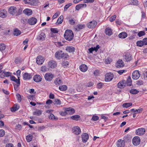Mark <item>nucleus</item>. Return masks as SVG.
I'll return each mask as SVG.
<instances>
[{"instance_id":"obj_1","label":"nucleus","mask_w":147,"mask_h":147,"mask_svg":"<svg viewBox=\"0 0 147 147\" xmlns=\"http://www.w3.org/2000/svg\"><path fill=\"white\" fill-rule=\"evenodd\" d=\"M65 38L68 41L71 40L74 38V34L71 30H66L64 35Z\"/></svg>"},{"instance_id":"obj_2","label":"nucleus","mask_w":147,"mask_h":147,"mask_svg":"<svg viewBox=\"0 0 147 147\" xmlns=\"http://www.w3.org/2000/svg\"><path fill=\"white\" fill-rule=\"evenodd\" d=\"M55 56L57 59H60L63 58H67L68 55L67 54H64L63 53L62 51L59 50L57 51L55 53Z\"/></svg>"},{"instance_id":"obj_3","label":"nucleus","mask_w":147,"mask_h":147,"mask_svg":"<svg viewBox=\"0 0 147 147\" xmlns=\"http://www.w3.org/2000/svg\"><path fill=\"white\" fill-rule=\"evenodd\" d=\"M53 111V110L52 109L49 110L47 111V113L49 114V115H48V117L50 119L53 120H57L58 119V118L52 113Z\"/></svg>"},{"instance_id":"obj_4","label":"nucleus","mask_w":147,"mask_h":147,"mask_svg":"<svg viewBox=\"0 0 147 147\" xmlns=\"http://www.w3.org/2000/svg\"><path fill=\"white\" fill-rule=\"evenodd\" d=\"M114 75L112 73H108L105 75V81L106 82H110L113 78Z\"/></svg>"},{"instance_id":"obj_5","label":"nucleus","mask_w":147,"mask_h":147,"mask_svg":"<svg viewBox=\"0 0 147 147\" xmlns=\"http://www.w3.org/2000/svg\"><path fill=\"white\" fill-rule=\"evenodd\" d=\"M123 58L125 61L128 62L132 59L133 56L129 53H127L123 55Z\"/></svg>"},{"instance_id":"obj_6","label":"nucleus","mask_w":147,"mask_h":147,"mask_svg":"<svg viewBox=\"0 0 147 147\" xmlns=\"http://www.w3.org/2000/svg\"><path fill=\"white\" fill-rule=\"evenodd\" d=\"M146 130L144 128H140L137 129L136 131V134L139 136L144 135L145 133Z\"/></svg>"},{"instance_id":"obj_7","label":"nucleus","mask_w":147,"mask_h":147,"mask_svg":"<svg viewBox=\"0 0 147 147\" xmlns=\"http://www.w3.org/2000/svg\"><path fill=\"white\" fill-rule=\"evenodd\" d=\"M140 76V74L138 70H135L133 73L132 77L135 80H137Z\"/></svg>"},{"instance_id":"obj_8","label":"nucleus","mask_w":147,"mask_h":147,"mask_svg":"<svg viewBox=\"0 0 147 147\" xmlns=\"http://www.w3.org/2000/svg\"><path fill=\"white\" fill-rule=\"evenodd\" d=\"M44 60L45 59L42 57L41 56H38L36 58V62L37 64L41 65L42 64Z\"/></svg>"},{"instance_id":"obj_9","label":"nucleus","mask_w":147,"mask_h":147,"mask_svg":"<svg viewBox=\"0 0 147 147\" xmlns=\"http://www.w3.org/2000/svg\"><path fill=\"white\" fill-rule=\"evenodd\" d=\"M127 136H125L124 137V140H119L117 142V146L118 147H123L125 146L124 141H126L125 138H126Z\"/></svg>"},{"instance_id":"obj_10","label":"nucleus","mask_w":147,"mask_h":147,"mask_svg":"<svg viewBox=\"0 0 147 147\" xmlns=\"http://www.w3.org/2000/svg\"><path fill=\"white\" fill-rule=\"evenodd\" d=\"M9 13L13 16L15 15L17 12L16 8L14 6H11L9 9Z\"/></svg>"},{"instance_id":"obj_11","label":"nucleus","mask_w":147,"mask_h":147,"mask_svg":"<svg viewBox=\"0 0 147 147\" xmlns=\"http://www.w3.org/2000/svg\"><path fill=\"white\" fill-rule=\"evenodd\" d=\"M127 85L126 82L124 80L119 82L117 84L118 87L120 88H124Z\"/></svg>"},{"instance_id":"obj_12","label":"nucleus","mask_w":147,"mask_h":147,"mask_svg":"<svg viewBox=\"0 0 147 147\" xmlns=\"http://www.w3.org/2000/svg\"><path fill=\"white\" fill-rule=\"evenodd\" d=\"M72 129L73 133L76 135L79 134L81 132L80 128L78 126L74 127Z\"/></svg>"},{"instance_id":"obj_13","label":"nucleus","mask_w":147,"mask_h":147,"mask_svg":"<svg viewBox=\"0 0 147 147\" xmlns=\"http://www.w3.org/2000/svg\"><path fill=\"white\" fill-rule=\"evenodd\" d=\"M140 140L139 137L138 136L134 137L132 140V142L135 146L138 145L140 142Z\"/></svg>"},{"instance_id":"obj_14","label":"nucleus","mask_w":147,"mask_h":147,"mask_svg":"<svg viewBox=\"0 0 147 147\" xmlns=\"http://www.w3.org/2000/svg\"><path fill=\"white\" fill-rule=\"evenodd\" d=\"M125 65L123 61L121 59H119L116 63L115 66L117 68H119L123 67Z\"/></svg>"},{"instance_id":"obj_15","label":"nucleus","mask_w":147,"mask_h":147,"mask_svg":"<svg viewBox=\"0 0 147 147\" xmlns=\"http://www.w3.org/2000/svg\"><path fill=\"white\" fill-rule=\"evenodd\" d=\"M97 22L94 20L90 22L87 24L88 27L89 28H92L97 25Z\"/></svg>"},{"instance_id":"obj_16","label":"nucleus","mask_w":147,"mask_h":147,"mask_svg":"<svg viewBox=\"0 0 147 147\" xmlns=\"http://www.w3.org/2000/svg\"><path fill=\"white\" fill-rule=\"evenodd\" d=\"M37 22V19L34 17L30 18L28 20V23L30 25H34Z\"/></svg>"},{"instance_id":"obj_17","label":"nucleus","mask_w":147,"mask_h":147,"mask_svg":"<svg viewBox=\"0 0 147 147\" xmlns=\"http://www.w3.org/2000/svg\"><path fill=\"white\" fill-rule=\"evenodd\" d=\"M7 12L5 9H0V17L4 18L7 16Z\"/></svg>"},{"instance_id":"obj_18","label":"nucleus","mask_w":147,"mask_h":147,"mask_svg":"<svg viewBox=\"0 0 147 147\" xmlns=\"http://www.w3.org/2000/svg\"><path fill=\"white\" fill-rule=\"evenodd\" d=\"M54 75L51 73H47V81H51L54 77Z\"/></svg>"},{"instance_id":"obj_19","label":"nucleus","mask_w":147,"mask_h":147,"mask_svg":"<svg viewBox=\"0 0 147 147\" xmlns=\"http://www.w3.org/2000/svg\"><path fill=\"white\" fill-rule=\"evenodd\" d=\"M25 3H29L32 5H34L38 2V0H24Z\"/></svg>"},{"instance_id":"obj_20","label":"nucleus","mask_w":147,"mask_h":147,"mask_svg":"<svg viewBox=\"0 0 147 147\" xmlns=\"http://www.w3.org/2000/svg\"><path fill=\"white\" fill-rule=\"evenodd\" d=\"M65 110L66 111L67 114H72L75 112L74 109L71 107L65 108Z\"/></svg>"},{"instance_id":"obj_21","label":"nucleus","mask_w":147,"mask_h":147,"mask_svg":"<svg viewBox=\"0 0 147 147\" xmlns=\"http://www.w3.org/2000/svg\"><path fill=\"white\" fill-rule=\"evenodd\" d=\"M42 79L41 77L39 75H36L33 77V80L36 82H39L41 81Z\"/></svg>"},{"instance_id":"obj_22","label":"nucleus","mask_w":147,"mask_h":147,"mask_svg":"<svg viewBox=\"0 0 147 147\" xmlns=\"http://www.w3.org/2000/svg\"><path fill=\"white\" fill-rule=\"evenodd\" d=\"M43 31L41 32L40 34L38 36V39L39 40L43 41L44 40L46 37L45 33L43 32Z\"/></svg>"},{"instance_id":"obj_23","label":"nucleus","mask_w":147,"mask_h":147,"mask_svg":"<svg viewBox=\"0 0 147 147\" xmlns=\"http://www.w3.org/2000/svg\"><path fill=\"white\" fill-rule=\"evenodd\" d=\"M82 141L84 142H86L89 138V136L88 134L86 133H83L82 135Z\"/></svg>"},{"instance_id":"obj_24","label":"nucleus","mask_w":147,"mask_h":147,"mask_svg":"<svg viewBox=\"0 0 147 147\" xmlns=\"http://www.w3.org/2000/svg\"><path fill=\"white\" fill-rule=\"evenodd\" d=\"M48 65L50 67L53 68L56 67L57 63L55 61L52 60L49 62Z\"/></svg>"},{"instance_id":"obj_25","label":"nucleus","mask_w":147,"mask_h":147,"mask_svg":"<svg viewBox=\"0 0 147 147\" xmlns=\"http://www.w3.org/2000/svg\"><path fill=\"white\" fill-rule=\"evenodd\" d=\"M23 78L24 80H29L32 78V76L30 74L25 73L23 75Z\"/></svg>"},{"instance_id":"obj_26","label":"nucleus","mask_w":147,"mask_h":147,"mask_svg":"<svg viewBox=\"0 0 147 147\" xmlns=\"http://www.w3.org/2000/svg\"><path fill=\"white\" fill-rule=\"evenodd\" d=\"M100 47L98 45H97L96 47H91L88 49L89 53H92V51H95L96 52Z\"/></svg>"},{"instance_id":"obj_27","label":"nucleus","mask_w":147,"mask_h":147,"mask_svg":"<svg viewBox=\"0 0 147 147\" xmlns=\"http://www.w3.org/2000/svg\"><path fill=\"white\" fill-rule=\"evenodd\" d=\"M55 84L57 85H59L62 84H63V81L61 78H57L54 81Z\"/></svg>"},{"instance_id":"obj_28","label":"nucleus","mask_w":147,"mask_h":147,"mask_svg":"<svg viewBox=\"0 0 147 147\" xmlns=\"http://www.w3.org/2000/svg\"><path fill=\"white\" fill-rule=\"evenodd\" d=\"M80 69L82 71L84 72L87 70L88 67L86 65L83 64L80 66Z\"/></svg>"},{"instance_id":"obj_29","label":"nucleus","mask_w":147,"mask_h":147,"mask_svg":"<svg viewBox=\"0 0 147 147\" xmlns=\"http://www.w3.org/2000/svg\"><path fill=\"white\" fill-rule=\"evenodd\" d=\"M66 50L69 53L73 52L74 51L75 48L71 46H67L66 47Z\"/></svg>"},{"instance_id":"obj_30","label":"nucleus","mask_w":147,"mask_h":147,"mask_svg":"<svg viewBox=\"0 0 147 147\" xmlns=\"http://www.w3.org/2000/svg\"><path fill=\"white\" fill-rule=\"evenodd\" d=\"M86 4L85 3L79 4L77 5L76 7V9L77 10H79L80 9L84 7H86Z\"/></svg>"},{"instance_id":"obj_31","label":"nucleus","mask_w":147,"mask_h":147,"mask_svg":"<svg viewBox=\"0 0 147 147\" xmlns=\"http://www.w3.org/2000/svg\"><path fill=\"white\" fill-rule=\"evenodd\" d=\"M23 12L24 14L28 16L32 14V10L28 9H24Z\"/></svg>"},{"instance_id":"obj_32","label":"nucleus","mask_w":147,"mask_h":147,"mask_svg":"<svg viewBox=\"0 0 147 147\" xmlns=\"http://www.w3.org/2000/svg\"><path fill=\"white\" fill-rule=\"evenodd\" d=\"M63 19V15H61L58 18L57 22L56 23L57 25H59L61 24L62 22Z\"/></svg>"},{"instance_id":"obj_33","label":"nucleus","mask_w":147,"mask_h":147,"mask_svg":"<svg viewBox=\"0 0 147 147\" xmlns=\"http://www.w3.org/2000/svg\"><path fill=\"white\" fill-rule=\"evenodd\" d=\"M105 32L106 34L109 36L111 35L112 34V32L111 29L109 28H108L106 29Z\"/></svg>"},{"instance_id":"obj_34","label":"nucleus","mask_w":147,"mask_h":147,"mask_svg":"<svg viewBox=\"0 0 147 147\" xmlns=\"http://www.w3.org/2000/svg\"><path fill=\"white\" fill-rule=\"evenodd\" d=\"M118 36L120 38H124L127 36V34L126 32H122L120 33Z\"/></svg>"},{"instance_id":"obj_35","label":"nucleus","mask_w":147,"mask_h":147,"mask_svg":"<svg viewBox=\"0 0 147 147\" xmlns=\"http://www.w3.org/2000/svg\"><path fill=\"white\" fill-rule=\"evenodd\" d=\"M21 33V31L17 28L15 29L13 31V35L14 36H18Z\"/></svg>"},{"instance_id":"obj_36","label":"nucleus","mask_w":147,"mask_h":147,"mask_svg":"<svg viewBox=\"0 0 147 147\" xmlns=\"http://www.w3.org/2000/svg\"><path fill=\"white\" fill-rule=\"evenodd\" d=\"M85 27V25L84 24H79L77 26L76 30L78 31L79 30H81L84 28Z\"/></svg>"},{"instance_id":"obj_37","label":"nucleus","mask_w":147,"mask_h":147,"mask_svg":"<svg viewBox=\"0 0 147 147\" xmlns=\"http://www.w3.org/2000/svg\"><path fill=\"white\" fill-rule=\"evenodd\" d=\"M32 136L31 134H29L26 136V139L28 142H30L32 141Z\"/></svg>"},{"instance_id":"obj_38","label":"nucleus","mask_w":147,"mask_h":147,"mask_svg":"<svg viewBox=\"0 0 147 147\" xmlns=\"http://www.w3.org/2000/svg\"><path fill=\"white\" fill-rule=\"evenodd\" d=\"M59 89L62 91H64L67 89V86L65 85H63L59 87Z\"/></svg>"},{"instance_id":"obj_39","label":"nucleus","mask_w":147,"mask_h":147,"mask_svg":"<svg viewBox=\"0 0 147 147\" xmlns=\"http://www.w3.org/2000/svg\"><path fill=\"white\" fill-rule=\"evenodd\" d=\"M127 84V85L128 86H130L131 85V78L128 77L127 81H126Z\"/></svg>"},{"instance_id":"obj_40","label":"nucleus","mask_w":147,"mask_h":147,"mask_svg":"<svg viewBox=\"0 0 147 147\" xmlns=\"http://www.w3.org/2000/svg\"><path fill=\"white\" fill-rule=\"evenodd\" d=\"M132 104L131 103H125L123 104L122 106L124 108H128L132 106Z\"/></svg>"},{"instance_id":"obj_41","label":"nucleus","mask_w":147,"mask_h":147,"mask_svg":"<svg viewBox=\"0 0 147 147\" xmlns=\"http://www.w3.org/2000/svg\"><path fill=\"white\" fill-rule=\"evenodd\" d=\"M70 117L73 120L78 121L80 117V116L79 115H73L71 117Z\"/></svg>"},{"instance_id":"obj_42","label":"nucleus","mask_w":147,"mask_h":147,"mask_svg":"<svg viewBox=\"0 0 147 147\" xmlns=\"http://www.w3.org/2000/svg\"><path fill=\"white\" fill-rule=\"evenodd\" d=\"M129 92L132 94H136L139 92V91L135 89H132L130 90Z\"/></svg>"},{"instance_id":"obj_43","label":"nucleus","mask_w":147,"mask_h":147,"mask_svg":"<svg viewBox=\"0 0 147 147\" xmlns=\"http://www.w3.org/2000/svg\"><path fill=\"white\" fill-rule=\"evenodd\" d=\"M42 111L40 110H37L36 111L33 113V115L39 116L42 114Z\"/></svg>"},{"instance_id":"obj_44","label":"nucleus","mask_w":147,"mask_h":147,"mask_svg":"<svg viewBox=\"0 0 147 147\" xmlns=\"http://www.w3.org/2000/svg\"><path fill=\"white\" fill-rule=\"evenodd\" d=\"M55 104L57 105H60L61 103V101L58 99H55L53 102Z\"/></svg>"},{"instance_id":"obj_45","label":"nucleus","mask_w":147,"mask_h":147,"mask_svg":"<svg viewBox=\"0 0 147 147\" xmlns=\"http://www.w3.org/2000/svg\"><path fill=\"white\" fill-rule=\"evenodd\" d=\"M137 46L140 47H142L144 45L142 40L138 41L136 42Z\"/></svg>"},{"instance_id":"obj_46","label":"nucleus","mask_w":147,"mask_h":147,"mask_svg":"<svg viewBox=\"0 0 147 147\" xmlns=\"http://www.w3.org/2000/svg\"><path fill=\"white\" fill-rule=\"evenodd\" d=\"M6 46L3 44H0V50L1 51H3L5 49Z\"/></svg>"},{"instance_id":"obj_47","label":"nucleus","mask_w":147,"mask_h":147,"mask_svg":"<svg viewBox=\"0 0 147 147\" xmlns=\"http://www.w3.org/2000/svg\"><path fill=\"white\" fill-rule=\"evenodd\" d=\"M145 32L144 31H142L139 32L138 34V36L139 37H140L142 36L145 35Z\"/></svg>"},{"instance_id":"obj_48","label":"nucleus","mask_w":147,"mask_h":147,"mask_svg":"<svg viewBox=\"0 0 147 147\" xmlns=\"http://www.w3.org/2000/svg\"><path fill=\"white\" fill-rule=\"evenodd\" d=\"M72 3H69L67 4L64 7V11H66L72 5Z\"/></svg>"},{"instance_id":"obj_49","label":"nucleus","mask_w":147,"mask_h":147,"mask_svg":"<svg viewBox=\"0 0 147 147\" xmlns=\"http://www.w3.org/2000/svg\"><path fill=\"white\" fill-rule=\"evenodd\" d=\"M13 84L14 86V89L16 91H18V87L20 85L19 83H18V84H15L14 83H13Z\"/></svg>"},{"instance_id":"obj_50","label":"nucleus","mask_w":147,"mask_h":147,"mask_svg":"<svg viewBox=\"0 0 147 147\" xmlns=\"http://www.w3.org/2000/svg\"><path fill=\"white\" fill-rule=\"evenodd\" d=\"M62 65L63 66L65 67L69 65V63L67 61H64L62 63Z\"/></svg>"},{"instance_id":"obj_51","label":"nucleus","mask_w":147,"mask_h":147,"mask_svg":"<svg viewBox=\"0 0 147 147\" xmlns=\"http://www.w3.org/2000/svg\"><path fill=\"white\" fill-rule=\"evenodd\" d=\"M3 73L4 74V75L6 77H9L11 76V73L9 72H5L4 71H3Z\"/></svg>"},{"instance_id":"obj_52","label":"nucleus","mask_w":147,"mask_h":147,"mask_svg":"<svg viewBox=\"0 0 147 147\" xmlns=\"http://www.w3.org/2000/svg\"><path fill=\"white\" fill-rule=\"evenodd\" d=\"M99 119V117L96 115H94L92 116L91 120L94 121H96L98 120Z\"/></svg>"},{"instance_id":"obj_53","label":"nucleus","mask_w":147,"mask_h":147,"mask_svg":"<svg viewBox=\"0 0 147 147\" xmlns=\"http://www.w3.org/2000/svg\"><path fill=\"white\" fill-rule=\"evenodd\" d=\"M19 109V108H17V106H16L15 107H13L11 108V111L12 112H15L17 111Z\"/></svg>"},{"instance_id":"obj_54","label":"nucleus","mask_w":147,"mask_h":147,"mask_svg":"<svg viewBox=\"0 0 147 147\" xmlns=\"http://www.w3.org/2000/svg\"><path fill=\"white\" fill-rule=\"evenodd\" d=\"M5 134V131L3 129L0 130V137H3Z\"/></svg>"},{"instance_id":"obj_55","label":"nucleus","mask_w":147,"mask_h":147,"mask_svg":"<svg viewBox=\"0 0 147 147\" xmlns=\"http://www.w3.org/2000/svg\"><path fill=\"white\" fill-rule=\"evenodd\" d=\"M51 30L52 32L54 33H57L58 32V31L56 28H51Z\"/></svg>"},{"instance_id":"obj_56","label":"nucleus","mask_w":147,"mask_h":147,"mask_svg":"<svg viewBox=\"0 0 147 147\" xmlns=\"http://www.w3.org/2000/svg\"><path fill=\"white\" fill-rule=\"evenodd\" d=\"M59 113L62 116H65L67 114L66 111H65H65H60L59 112Z\"/></svg>"},{"instance_id":"obj_57","label":"nucleus","mask_w":147,"mask_h":147,"mask_svg":"<svg viewBox=\"0 0 147 147\" xmlns=\"http://www.w3.org/2000/svg\"><path fill=\"white\" fill-rule=\"evenodd\" d=\"M116 16L115 15H114L113 16L109 18V20H110V21L111 22H112L113 21H114V20H115L116 19Z\"/></svg>"},{"instance_id":"obj_58","label":"nucleus","mask_w":147,"mask_h":147,"mask_svg":"<svg viewBox=\"0 0 147 147\" xmlns=\"http://www.w3.org/2000/svg\"><path fill=\"white\" fill-rule=\"evenodd\" d=\"M40 70L43 72H45L46 71V66L44 65L42 66L40 69Z\"/></svg>"},{"instance_id":"obj_59","label":"nucleus","mask_w":147,"mask_h":147,"mask_svg":"<svg viewBox=\"0 0 147 147\" xmlns=\"http://www.w3.org/2000/svg\"><path fill=\"white\" fill-rule=\"evenodd\" d=\"M142 41L143 42L144 45H147V38H144Z\"/></svg>"},{"instance_id":"obj_60","label":"nucleus","mask_w":147,"mask_h":147,"mask_svg":"<svg viewBox=\"0 0 147 147\" xmlns=\"http://www.w3.org/2000/svg\"><path fill=\"white\" fill-rule=\"evenodd\" d=\"M136 84L138 85H141L143 84V82L142 80H138L136 81Z\"/></svg>"},{"instance_id":"obj_61","label":"nucleus","mask_w":147,"mask_h":147,"mask_svg":"<svg viewBox=\"0 0 147 147\" xmlns=\"http://www.w3.org/2000/svg\"><path fill=\"white\" fill-rule=\"evenodd\" d=\"M103 84L102 82H100L98 84L97 87L98 88H102L103 86Z\"/></svg>"},{"instance_id":"obj_62","label":"nucleus","mask_w":147,"mask_h":147,"mask_svg":"<svg viewBox=\"0 0 147 147\" xmlns=\"http://www.w3.org/2000/svg\"><path fill=\"white\" fill-rule=\"evenodd\" d=\"M53 103V101L50 100V99H48L47 101V107H48L49 105L50 104H51Z\"/></svg>"},{"instance_id":"obj_63","label":"nucleus","mask_w":147,"mask_h":147,"mask_svg":"<svg viewBox=\"0 0 147 147\" xmlns=\"http://www.w3.org/2000/svg\"><path fill=\"white\" fill-rule=\"evenodd\" d=\"M16 96L18 98V101L20 102L21 101V97L20 94H16Z\"/></svg>"},{"instance_id":"obj_64","label":"nucleus","mask_w":147,"mask_h":147,"mask_svg":"<svg viewBox=\"0 0 147 147\" xmlns=\"http://www.w3.org/2000/svg\"><path fill=\"white\" fill-rule=\"evenodd\" d=\"M5 147H14V146L12 144L9 143L7 144L6 145Z\"/></svg>"}]
</instances>
